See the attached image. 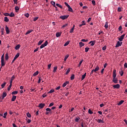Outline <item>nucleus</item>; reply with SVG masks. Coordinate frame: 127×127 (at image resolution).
<instances>
[{
  "label": "nucleus",
  "instance_id": "obj_38",
  "mask_svg": "<svg viewBox=\"0 0 127 127\" xmlns=\"http://www.w3.org/2000/svg\"><path fill=\"white\" fill-rule=\"evenodd\" d=\"M105 28L106 29L109 27V25H108V22H106L105 24Z\"/></svg>",
  "mask_w": 127,
  "mask_h": 127
},
{
  "label": "nucleus",
  "instance_id": "obj_55",
  "mask_svg": "<svg viewBox=\"0 0 127 127\" xmlns=\"http://www.w3.org/2000/svg\"><path fill=\"white\" fill-rule=\"evenodd\" d=\"M69 41H67L64 45V46H67V45H69Z\"/></svg>",
  "mask_w": 127,
  "mask_h": 127
},
{
  "label": "nucleus",
  "instance_id": "obj_22",
  "mask_svg": "<svg viewBox=\"0 0 127 127\" xmlns=\"http://www.w3.org/2000/svg\"><path fill=\"white\" fill-rule=\"evenodd\" d=\"M20 48V45L18 44L17 46H15V50H18V49Z\"/></svg>",
  "mask_w": 127,
  "mask_h": 127
},
{
  "label": "nucleus",
  "instance_id": "obj_10",
  "mask_svg": "<svg viewBox=\"0 0 127 127\" xmlns=\"http://www.w3.org/2000/svg\"><path fill=\"white\" fill-rule=\"evenodd\" d=\"M117 71V70L116 69H114L113 72V78H115L116 77H117V74H116V72Z\"/></svg>",
  "mask_w": 127,
  "mask_h": 127
},
{
  "label": "nucleus",
  "instance_id": "obj_8",
  "mask_svg": "<svg viewBox=\"0 0 127 127\" xmlns=\"http://www.w3.org/2000/svg\"><path fill=\"white\" fill-rule=\"evenodd\" d=\"M5 29L6 31V34H9L10 31H9V29H8V27H7V26H6V25L5 26Z\"/></svg>",
  "mask_w": 127,
  "mask_h": 127
},
{
  "label": "nucleus",
  "instance_id": "obj_57",
  "mask_svg": "<svg viewBox=\"0 0 127 127\" xmlns=\"http://www.w3.org/2000/svg\"><path fill=\"white\" fill-rule=\"evenodd\" d=\"M67 25H68V24L66 23L64 25H63L62 27H63V28H64L66 27V26H67Z\"/></svg>",
  "mask_w": 127,
  "mask_h": 127
},
{
  "label": "nucleus",
  "instance_id": "obj_30",
  "mask_svg": "<svg viewBox=\"0 0 127 127\" xmlns=\"http://www.w3.org/2000/svg\"><path fill=\"white\" fill-rule=\"evenodd\" d=\"M4 21L6 22H8L9 21V19L7 17H4Z\"/></svg>",
  "mask_w": 127,
  "mask_h": 127
},
{
  "label": "nucleus",
  "instance_id": "obj_56",
  "mask_svg": "<svg viewBox=\"0 0 127 127\" xmlns=\"http://www.w3.org/2000/svg\"><path fill=\"white\" fill-rule=\"evenodd\" d=\"M84 61L82 60V61H80L79 63V65H78V67H80L81 66V64H82V62H83Z\"/></svg>",
  "mask_w": 127,
  "mask_h": 127
},
{
  "label": "nucleus",
  "instance_id": "obj_31",
  "mask_svg": "<svg viewBox=\"0 0 127 127\" xmlns=\"http://www.w3.org/2000/svg\"><path fill=\"white\" fill-rule=\"evenodd\" d=\"M75 79V74H72L70 77L71 80H74Z\"/></svg>",
  "mask_w": 127,
  "mask_h": 127
},
{
  "label": "nucleus",
  "instance_id": "obj_15",
  "mask_svg": "<svg viewBox=\"0 0 127 127\" xmlns=\"http://www.w3.org/2000/svg\"><path fill=\"white\" fill-rule=\"evenodd\" d=\"M94 70V72L96 73V72H98V70H100V67H99V66H97L96 67Z\"/></svg>",
  "mask_w": 127,
  "mask_h": 127
},
{
  "label": "nucleus",
  "instance_id": "obj_53",
  "mask_svg": "<svg viewBox=\"0 0 127 127\" xmlns=\"http://www.w3.org/2000/svg\"><path fill=\"white\" fill-rule=\"evenodd\" d=\"M37 75H38V71H36V72L33 74V76H37Z\"/></svg>",
  "mask_w": 127,
  "mask_h": 127
},
{
  "label": "nucleus",
  "instance_id": "obj_51",
  "mask_svg": "<svg viewBox=\"0 0 127 127\" xmlns=\"http://www.w3.org/2000/svg\"><path fill=\"white\" fill-rule=\"evenodd\" d=\"M54 103L53 102H52L50 104L49 107V108H50L51 107H52V106H54Z\"/></svg>",
  "mask_w": 127,
  "mask_h": 127
},
{
  "label": "nucleus",
  "instance_id": "obj_13",
  "mask_svg": "<svg viewBox=\"0 0 127 127\" xmlns=\"http://www.w3.org/2000/svg\"><path fill=\"white\" fill-rule=\"evenodd\" d=\"M15 77H14V75H13L11 78H10V83L12 84V81L14 80V78Z\"/></svg>",
  "mask_w": 127,
  "mask_h": 127
},
{
  "label": "nucleus",
  "instance_id": "obj_35",
  "mask_svg": "<svg viewBox=\"0 0 127 127\" xmlns=\"http://www.w3.org/2000/svg\"><path fill=\"white\" fill-rule=\"evenodd\" d=\"M74 28H75V25H73V27L71 29L70 31H69L70 33H72V32L74 31Z\"/></svg>",
  "mask_w": 127,
  "mask_h": 127
},
{
  "label": "nucleus",
  "instance_id": "obj_6",
  "mask_svg": "<svg viewBox=\"0 0 127 127\" xmlns=\"http://www.w3.org/2000/svg\"><path fill=\"white\" fill-rule=\"evenodd\" d=\"M69 17V15H64V16H60V18H61V19H67V18H68V17Z\"/></svg>",
  "mask_w": 127,
  "mask_h": 127
},
{
  "label": "nucleus",
  "instance_id": "obj_3",
  "mask_svg": "<svg viewBox=\"0 0 127 127\" xmlns=\"http://www.w3.org/2000/svg\"><path fill=\"white\" fill-rule=\"evenodd\" d=\"M18 57H19V53H17L14 57L13 60L12 61V64L13 63H14V62L15 61V60H16V59H17V58H18Z\"/></svg>",
  "mask_w": 127,
  "mask_h": 127
},
{
  "label": "nucleus",
  "instance_id": "obj_63",
  "mask_svg": "<svg viewBox=\"0 0 127 127\" xmlns=\"http://www.w3.org/2000/svg\"><path fill=\"white\" fill-rule=\"evenodd\" d=\"M106 49H107V46H105L104 47H103L102 48V50H103V51L106 50Z\"/></svg>",
  "mask_w": 127,
  "mask_h": 127
},
{
  "label": "nucleus",
  "instance_id": "obj_48",
  "mask_svg": "<svg viewBox=\"0 0 127 127\" xmlns=\"http://www.w3.org/2000/svg\"><path fill=\"white\" fill-rule=\"evenodd\" d=\"M26 115H27V117H28V118H31V115H30L29 112H28L26 114Z\"/></svg>",
  "mask_w": 127,
  "mask_h": 127
},
{
  "label": "nucleus",
  "instance_id": "obj_42",
  "mask_svg": "<svg viewBox=\"0 0 127 127\" xmlns=\"http://www.w3.org/2000/svg\"><path fill=\"white\" fill-rule=\"evenodd\" d=\"M57 66H55L54 67V70L53 72L54 73H55V72H56V71H57Z\"/></svg>",
  "mask_w": 127,
  "mask_h": 127
},
{
  "label": "nucleus",
  "instance_id": "obj_49",
  "mask_svg": "<svg viewBox=\"0 0 127 127\" xmlns=\"http://www.w3.org/2000/svg\"><path fill=\"white\" fill-rule=\"evenodd\" d=\"M52 93H54V89H51V90L48 92V94H51Z\"/></svg>",
  "mask_w": 127,
  "mask_h": 127
},
{
  "label": "nucleus",
  "instance_id": "obj_45",
  "mask_svg": "<svg viewBox=\"0 0 127 127\" xmlns=\"http://www.w3.org/2000/svg\"><path fill=\"white\" fill-rule=\"evenodd\" d=\"M64 4L65 5H66V6H67V8H68L70 6V5L66 2H64Z\"/></svg>",
  "mask_w": 127,
  "mask_h": 127
},
{
  "label": "nucleus",
  "instance_id": "obj_1",
  "mask_svg": "<svg viewBox=\"0 0 127 127\" xmlns=\"http://www.w3.org/2000/svg\"><path fill=\"white\" fill-rule=\"evenodd\" d=\"M1 65L2 67L5 65V63H4V54H3L1 57Z\"/></svg>",
  "mask_w": 127,
  "mask_h": 127
},
{
  "label": "nucleus",
  "instance_id": "obj_58",
  "mask_svg": "<svg viewBox=\"0 0 127 127\" xmlns=\"http://www.w3.org/2000/svg\"><path fill=\"white\" fill-rule=\"evenodd\" d=\"M118 11H119V12H121V11H122V8L121 7H118Z\"/></svg>",
  "mask_w": 127,
  "mask_h": 127
},
{
  "label": "nucleus",
  "instance_id": "obj_2",
  "mask_svg": "<svg viewBox=\"0 0 127 127\" xmlns=\"http://www.w3.org/2000/svg\"><path fill=\"white\" fill-rule=\"evenodd\" d=\"M48 44V41H46L44 44L41 45V46L40 47V48L41 49H42V48H44L45 46H47Z\"/></svg>",
  "mask_w": 127,
  "mask_h": 127
},
{
  "label": "nucleus",
  "instance_id": "obj_44",
  "mask_svg": "<svg viewBox=\"0 0 127 127\" xmlns=\"http://www.w3.org/2000/svg\"><path fill=\"white\" fill-rule=\"evenodd\" d=\"M88 113L90 114V115H92L93 114V112L91 110V109L88 110Z\"/></svg>",
  "mask_w": 127,
  "mask_h": 127
},
{
  "label": "nucleus",
  "instance_id": "obj_20",
  "mask_svg": "<svg viewBox=\"0 0 127 127\" xmlns=\"http://www.w3.org/2000/svg\"><path fill=\"white\" fill-rule=\"evenodd\" d=\"M79 47H83V46H84L85 45V44L82 42H80L79 43Z\"/></svg>",
  "mask_w": 127,
  "mask_h": 127
},
{
  "label": "nucleus",
  "instance_id": "obj_43",
  "mask_svg": "<svg viewBox=\"0 0 127 127\" xmlns=\"http://www.w3.org/2000/svg\"><path fill=\"white\" fill-rule=\"evenodd\" d=\"M43 43V41L40 40V41H39L38 45H41V44H42Z\"/></svg>",
  "mask_w": 127,
  "mask_h": 127
},
{
  "label": "nucleus",
  "instance_id": "obj_12",
  "mask_svg": "<svg viewBox=\"0 0 127 127\" xmlns=\"http://www.w3.org/2000/svg\"><path fill=\"white\" fill-rule=\"evenodd\" d=\"M120 87H121V86L119 84L114 85L113 86V87L114 88V89H119V88H120Z\"/></svg>",
  "mask_w": 127,
  "mask_h": 127
},
{
  "label": "nucleus",
  "instance_id": "obj_41",
  "mask_svg": "<svg viewBox=\"0 0 127 127\" xmlns=\"http://www.w3.org/2000/svg\"><path fill=\"white\" fill-rule=\"evenodd\" d=\"M5 85H6V82H4L3 84H1V88H4Z\"/></svg>",
  "mask_w": 127,
  "mask_h": 127
},
{
  "label": "nucleus",
  "instance_id": "obj_5",
  "mask_svg": "<svg viewBox=\"0 0 127 127\" xmlns=\"http://www.w3.org/2000/svg\"><path fill=\"white\" fill-rule=\"evenodd\" d=\"M125 36H126V34H124L122 36H120V37L118 39L119 41H123L124 40V39L125 38Z\"/></svg>",
  "mask_w": 127,
  "mask_h": 127
},
{
  "label": "nucleus",
  "instance_id": "obj_4",
  "mask_svg": "<svg viewBox=\"0 0 127 127\" xmlns=\"http://www.w3.org/2000/svg\"><path fill=\"white\" fill-rule=\"evenodd\" d=\"M122 44H123V42H120V41H118L115 46L116 48L118 47H120V46H122Z\"/></svg>",
  "mask_w": 127,
  "mask_h": 127
},
{
  "label": "nucleus",
  "instance_id": "obj_37",
  "mask_svg": "<svg viewBox=\"0 0 127 127\" xmlns=\"http://www.w3.org/2000/svg\"><path fill=\"white\" fill-rule=\"evenodd\" d=\"M68 8V11H70V12H73V9L72 8V7H71L69 6V7Z\"/></svg>",
  "mask_w": 127,
  "mask_h": 127
},
{
  "label": "nucleus",
  "instance_id": "obj_18",
  "mask_svg": "<svg viewBox=\"0 0 127 127\" xmlns=\"http://www.w3.org/2000/svg\"><path fill=\"white\" fill-rule=\"evenodd\" d=\"M86 75H87V73L85 72L84 74L82 75L81 81H83V80L86 78Z\"/></svg>",
  "mask_w": 127,
  "mask_h": 127
},
{
  "label": "nucleus",
  "instance_id": "obj_23",
  "mask_svg": "<svg viewBox=\"0 0 127 127\" xmlns=\"http://www.w3.org/2000/svg\"><path fill=\"white\" fill-rule=\"evenodd\" d=\"M8 54L6 53L5 56V60H6V61H7V60H8Z\"/></svg>",
  "mask_w": 127,
  "mask_h": 127
},
{
  "label": "nucleus",
  "instance_id": "obj_9",
  "mask_svg": "<svg viewBox=\"0 0 127 127\" xmlns=\"http://www.w3.org/2000/svg\"><path fill=\"white\" fill-rule=\"evenodd\" d=\"M83 25H86V21L83 20L81 22V24L79 25V27H82Z\"/></svg>",
  "mask_w": 127,
  "mask_h": 127
},
{
  "label": "nucleus",
  "instance_id": "obj_61",
  "mask_svg": "<svg viewBox=\"0 0 127 127\" xmlns=\"http://www.w3.org/2000/svg\"><path fill=\"white\" fill-rule=\"evenodd\" d=\"M39 17H36L35 18H34V21H36V20H37V19H38Z\"/></svg>",
  "mask_w": 127,
  "mask_h": 127
},
{
  "label": "nucleus",
  "instance_id": "obj_52",
  "mask_svg": "<svg viewBox=\"0 0 127 127\" xmlns=\"http://www.w3.org/2000/svg\"><path fill=\"white\" fill-rule=\"evenodd\" d=\"M92 4H93V5H96V1L94 0H92L91 1Z\"/></svg>",
  "mask_w": 127,
  "mask_h": 127
},
{
  "label": "nucleus",
  "instance_id": "obj_64",
  "mask_svg": "<svg viewBox=\"0 0 127 127\" xmlns=\"http://www.w3.org/2000/svg\"><path fill=\"white\" fill-rule=\"evenodd\" d=\"M51 64H50L48 65V69H50L51 68Z\"/></svg>",
  "mask_w": 127,
  "mask_h": 127
},
{
  "label": "nucleus",
  "instance_id": "obj_34",
  "mask_svg": "<svg viewBox=\"0 0 127 127\" xmlns=\"http://www.w3.org/2000/svg\"><path fill=\"white\" fill-rule=\"evenodd\" d=\"M70 71H71V70L70 69V68H68L67 69V70L65 72V75H68V74H69V73L70 72Z\"/></svg>",
  "mask_w": 127,
  "mask_h": 127
},
{
  "label": "nucleus",
  "instance_id": "obj_27",
  "mask_svg": "<svg viewBox=\"0 0 127 127\" xmlns=\"http://www.w3.org/2000/svg\"><path fill=\"white\" fill-rule=\"evenodd\" d=\"M9 16H10V17H13V16H14V13L12 12H11L9 14Z\"/></svg>",
  "mask_w": 127,
  "mask_h": 127
},
{
  "label": "nucleus",
  "instance_id": "obj_17",
  "mask_svg": "<svg viewBox=\"0 0 127 127\" xmlns=\"http://www.w3.org/2000/svg\"><path fill=\"white\" fill-rule=\"evenodd\" d=\"M118 78H115L113 79V82L115 83V84H118Z\"/></svg>",
  "mask_w": 127,
  "mask_h": 127
},
{
  "label": "nucleus",
  "instance_id": "obj_11",
  "mask_svg": "<svg viewBox=\"0 0 127 127\" xmlns=\"http://www.w3.org/2000/svg\"><path fill=\"white\" fill-rule=\"evenodd\" d=\"M95 43H96V41H91L89 43V44H91V46H94Z\"/></svg>",
  "mask_w": 127,
  "mask_h": 127
},
{
  "label": "nucleus",
  "instance_id": "obj_60",
  "mask_svg": "<svg viewBox=\"0 0 127 127\" xmlns=\"http://www.w3.org/2000/svg\"><path fill=\"white\" fill-rule=\"evenodd\" d=\"M91 20H92V18L91 17H89L88 20H87V22L89 23L90 22V21H91Z\"/></svg>",
  "mask_w": 127,
  "mask_h": 127
},
{
  "label": "nucleus",
  "instance_id": "obj_46",
  "mask_svg": "<svg viewBox=\"0 0 127 127\" xmlns=\"http://www.w3.org/2000/svg\"><path fill=\"white\" fill-rule=\"evenodd\" d=\"M7 115V112H5V113H4V116H3V118H4V119H6Z\"/></svg>",
  "mask_w": 127,
  "mask_h": 127
},
{
  "label": "nucleus",
  "instance_id": "obj_21",
  "mask_svg": "<svg viewBox=\"0 0 127 127\" xmlns=\"http://www.w3.org/2000/svg\"><path fill=\"white\" fill-rule=\"evenodd\" d=\"M97 122L99 124H101V123H102V124H104V123H105V122H104L103 120H102L101 119H98L97 120Z\"/></svg>",
  "mask_w": 127,
  "mask_h": 127
},
{
  "label": "nucleus",
  "instance_id": "obj_50",
  "mask_svg": "<svg viewBox=\"0 0 127 127\" xmlns=\"http://www.w3.org/2000/svg\"><path fill=\"white\" fill-rule=\"evenodd\" d=\"M17 93H18V91H13L12 92V95H15V94H17Z\"/></svg>",
  "mask_w": 127,
  "mask_h": 127
},
{
  "label": "nucleus",
  "instance_id": "obj_62",
  "mask_svg": "<svg viewBox=\"0 0 127 127\" xmlns=\"http://www.w3.org/2000/svg\"><path fill=\"white\" fill-rule=\"evenodd\" d=\"M120 74L121 76H123V75H124V71H123V70H122L120 72Z\"/></svg>",
  "mask_w": 127,
  "mask_h": 127
},
{
  "label": "nucleus",
  "instance_id": "obj_28",
  "mask_svg": "<svg viewBox=\"0 0 127 127\" xmlns=\"http://www.w3.org/2000/svg\"><path fill=\"white\" fill-rule=\"evenodd\" d=\"M125 102V101L124 100H121L118 103V106H121V105H122L123 104V103H124Z\"/></svg>",
  "mask_w": 127,
  "mask_h": 127
},
{
  "label": "nucleus",
  "instance_id": "obj_54",
  "mask_svg": "<svg viewBox=\"0 0 127 127\" xmlns=\"http://www.w3.org/2000/svg\"><path fill=\"white\" fill-rule=\"evenodd\" d=\"M24 15H25V16H26V17H27V18L29 17V14H28V13H25Z\"/></svg>",
  "mask_w": 127,
  "mask_h": 127
},
{
  "label": "nucleus",
  "instance_id": "obj_16",
  "mask_svg": "<svg viewBox=\"0 0 127 127\" xmlns=\"http://www.w3.org/2000/svg\"><path fill=\"white\" fill-rule=\"evenodd\" d=\"M51 4H52L53 6H54V7H55V8H57V7L56 6V5H55V1H52L51 2Z\"/></svg>",
  "mask_w": 127,
  "mask_h": 127
},
{
  "label": "nucleus",
  "instance_id": "obj_59",
  "mask_svg": "<svg viewBox=\"0 0 127 127\" xmlns=\"http://www.w3.org/2000/svg\"><path fill=\"white\" fill-rule=\"evenodd\" d=\"M46 110L47 111V112H51V109H50V108H47Z\"/></svg>",
  "mask_w": 127,
  "mask_h": 127
},
{
  "label": "nucleus",
  "instance_id": "obj_14",
  "mask_svg": "<svg viewBox=\"0 0 127 127\" xmlns=\"http://www.w3.org/2000/svg\"><path fill=\"white\" fill-rule=\"evenodd\" d=\"M62 32H57L56 34V37H60L61 36Z\"/></svg>",
  "mask_w": 127,
  "mask_h": 127
},
{
  "label": "nucleus",
  "instance_id": "obj_19",
  "mask_svg": "<svg viewBox=\"0 0 127 127\" xmlns=\"http://www.w3.org/2000/svg\"><path fill=\"white\" fill-rule=\"evenodd\" d=\"M16 99V96L13 95L11 98V102H14L15 100Z\"/></svg>",
  "mask_w": 127,
  "mask_h": 127
},
{
  "label": "nucleus",
  "instance_id": "obj_25",
  "mask_svg": "<svg viewBox=\"0 0 127 127\" xmlns=\"http://www.w3.org/2000/svg\"><path fill=\"white\" fill-rule=\"evenodd\" d=\"M69 81H66L63 84V87H66L67 84H69Z\"/></svg>",
  "mask_w": 127,
  "mask_h": 127
},
{
  "label": "nucleus",
  "instance_id": "obj_36",
  "mask_svg": "<svg viewBox=\"0 0 127 127\" xmlns=\"http://www.w3.org/2000/svg\"><path fill=\"white\" fill-rule=\"evenodd\" d=\"M56 5L57 6H58V7H60V8H63V7L60 4L56 3Z\"/></svg>",
  "mask_w": 127,
  "mask_h": 127
},
{
  "label": "nucleus",
  "instance_id": "obj_33",
  "mask_svg": "<svg viewBox=\"0 0 127 127\" xmlns=\"http://www.w3.org/2000/svg\"><path fill=\"white\" fill-rule=\"evenodd\" d=\"M15 10L16 11V12H17V11H18L19 10V7L17 6H16L15 7Z\"/></svg>",
  "mask_w": 127,
  "mask_h": 127
},
{
  "label": "nucleus",
  "instance_id": "obj_32",
  "mask_svg": "<svg viewBox=\"0 0 127 127\" xmlns=\"http://www.w3.org/2000/svg\"><path fill=\"white\" fill-rule=\"evenodd\" d=\"M3 31H4V28H1V35H3L4 34V32H3Z\"/></svg>",
  "mask_w": 127,
  "mask_h": 127
},
{
  "label": "nucleus",
  "instance_id": "obj_47",
  "mask_svg": "<svg viewBox=\"0 0 127 127\" xmlns=\"http://www.w3.org/2000/svg\"><path fill=\"white\" fill-rule=\"evenodd\" d=\"M89 50H90V48L87 47V48H85V52H88V51H89Z\"/></svg>",
  "mask_w": 127,
  "mask_h": 127
},
{
  "label": "nucleus",
  "instance_id": "obj_40",
  "mask_svg": "<svg viewBox=\"0 0 127 127\" xmlns=\"http://www.w3.org/2000/svg\"><path fill=\"white\" fill-rule=\"evenodd\" d=\"M79 120H80L79 117L76 118L75 119V121L76 122V123H78V122H79Z\"/></svg>",
  "mask_w": 127,
  "mask_h": 127
},
{
  "label": "nucleus",
  "instance_id": "obj_26",
  "mask_svg": "<svg viewBox=\"0 0 127 127\" xmlns=\"http://www.w3.org/2000/svg\"><path fill=\"white\" fill-rule=\"evenodd\" d=\"M12 86V83H10V85H9V86L7 88L8 91H10V89H11Z\"/></svg>",
  "mask_w": 127,
  "mask_h": 127
},
{
  "label": "nucleus",
  "instance_id": "obj_24",
  "mask_svg": "<svg viewBox=\"0 0 127 127\" xmlns=\"http://www.w3.org/2000/svg\"><path fill=\"white\" fill-rule=\"evenodd\" d=\"M7 94L5 92H3L2 96V99H4V98H5V96H7Z\"/></svg>",
  "mask_w": 127,
  "mask_h": 127
},
{
  "label": "nucleus",
  "instance_id": "obj_39",
  "mask_svg": "<svg viewBox=\"0 0 127 127\" xmlns=\"http://www.w3.org/2000/svg\"><path fill=\"white\" fill-rule=\"evenodd\" d=\"M68 57H69V55H66L64 57V61H66V60H67V59H68Z\"/></svg>",
  "mask_w": 127,
  "mask_h": 127
},
{
  "label": "nucleus",
  "instance_id": "obj_7",
  "mask_svg": "<svg viewBox=\"0 0 127 127\" xmlns=\"http://www.w3.org/2000/svg\"><path fill=\"white\" fill-rule=\"evenodd\" d=\"M38 107H39V108H40V109H43V108H44V107H45V104L40 103Z\"/></svg>",
  "mask_w": 127,
  "mask_h": 127
},
{
  "label": "nucleus",
  "instance_id": "obj_29",
  "mask_svg": "<svg viewBox=\"0 0 127 127\" xmlns=\"http://www.w3.org/2000/svg\"><path fill=\"white\" fill-rule=\"evenodd\" d=\"M33 31V30H28L25 34L26 35H27V34H29L30 33H31Z\"/></svg>",
  "mask_w": 127,
  "mask_h": 127
}]
</instances>
